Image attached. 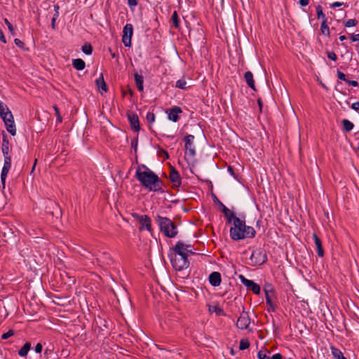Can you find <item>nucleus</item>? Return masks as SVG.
Returning a JSON list of instances; mask_svg holds the SVG:
<instances>
[{
	"instance_id": "1",
	"label": "nucleus",
	"mask_w": 359,
	"mask_h": 359,
	"mask_svg": "<svg viewBox=\"0 0 359 359\" xmlns=\"http://www.w3.org/2000/svg\"><path fill=\"white\" fill-rule=\"evenodd\" d=\"M143 168H145L144 171H142L140 168L136 170L135 177L137 180L149 191L163 192V183L158 176L147 167L143 165Z\"/></svg>"
},
{
	"instance_id": "2",
	"label": "nucleus",
	"mask_w": 359,
	"mask_h": 359,
	"mask_svg": "<svg viewBox=\"0 0 359 359\" xmlns=\"http://www.w3.org/2000/svg\"><path fill=\"white\" fill-rule=\"evenodd\" d=\"M256 231L250 226H246L245 221L238 217H235L233 226L230 229V236L233 241H239L245 238H254Z\"/></svg>"
},
{
	"instance_id": "3",
	"label": "nucleus",
	"mask_w": 359,
	"mask_h": 359,
	"mask_svg": "<svg viewBox=\"0 0 359 359\" xmlns=\"http://www.w3.org/2000/svg\"><path fill=\"white\" fill-rule=\"evenodd\" d=\"M156 221L159 226L161 231L168 238H175L177 235L176 225L167 217L158 215Z\"/></svg>"
},
{
	"instance_id": "4",
	"label": "nucleus",
	"mask_w": 359,
	"mask_h": 359,
	"mask_svg": "<svg viewBox=\"0 0 359 359\" xmlns=\"http://www.w3.org/2000/svg\"><path fill=\"white\" fill-rule=\"evenodd\" d=\"M267 261V256L265 250L262 248L254 250L250 257L249 264L252 266L262 265Z\"/></svg>"
},
{
	"instance_id": "5",
	"label": "nucleus",
	"mask_w": 359,
	"mask_h": 359,
	"mask_svg": "<svg viewBox=\"0 0 359 359\" xmlns=\"http://www.w3.org/2000/svg\"><path fill=\"white\" fill-rule=\"evenodd\" d=\"M170 260L172 267L176 271H182L187 269L189 266V262L187 259V257H184V255L175 253L174 255L171 257Z\"/></svg>"
},
{
	"instance_id": "6",
	"label": "nucleus",
	"mask_w": 359,
	"mask_h": 359,
	"mask_svg": "<svg viewBox=\"0 0 359 359\" xmlns=\"http://www.w3.org/2000/svg\"><path fill=\"white\" fill-rule=\"evenodd\" d=\"M97 262L98 264L104 269L110 266L114 263L111 255L106 252H102L97 255Z\"/></svg>"
},
{
	"instance_id": "7",
	"label": "nucleus",
	"mask_w": 359,
	"mask_h": 359,
	"mask_svg": "<svg viewBox=\"0 0 359 359\" xmlns=\"http://www.w3.org/2000/svg\"><path fill=\"white\" fill-rule=\"evenodd\" d=\"M132 215L139 222L140 231H142L144 228L149 231H151V221L147 215H139L137 213H133Z\"/></svg>"
},
{
	"instance_id": "8",
	"label": "nucleus",
	"mask_w": 359,
	"mask_h": 359,
	"mask_svg": "<svg viewBox=\"0 0 359 359\" xmlns=\"http://www.w3.org/2000/svg\"><path fill=\"white\" fill-rule=\"evenodd\" d=\"M133 33V27L131 24H126L123 27L122 41L125 46L130 47L131 46V38Z\"/></svg>"
},
{
	"instance_id": "9",
	"label": "nucleus",
	"mask_w": 359,
	"mask_h": 359,
	"mask_svg": "<svg viewBox=\"0 0 359 359\" xmlns=\"http://www.w3.org/2000/svg\"><path fill=\"white\" fill-rule=\"evenodd\" d=\"M194 136L192 135H187L184 138L186 152L191 157H194L196 155L195 147L194 145Z\"/></svg>"
},
{
	"instance_id": "10",
	"label": "nucleus",
	"mask_w": 359,
	"mask_h": 359,
	"mask_svg": "<svg viewBox=\"0 0 359 359\" xmlns=\"http://www.w3.org/2000/svg\"><path fill=\"white\" fill-rule=\"evenodd\" d=\"M250 324V318L248 313L244 310L241 313L236 323V327L241 330H247Z\"/></svg>"
},
{
	"instance_id": "11",
	"label": "nucleus",
	"mask_w": 359,
	"mask_h": 359,
	"mask_svg": "<svg viewBox=\"0 0 359 359\" xmlns=\"http://www.w3.org/2000/svg\"><path fill=\"white\" fill-rule=\"evenodd\" d=\"M240 279L242 283L248 289L252 290L255 294L260 293V287L258 284L251 280L245 278L243 275H240Z\"/></svg>"
},
{
	"instance_id": "12",
	"label": "nucleus",
	"mask_w": 359,
	"mask_h": 359,
	"mask_svg": "<svg viewBox=\"0 0 359 359\" xmlns=\"http://www.w3.org/2000/svg\"><path fill=\"white\" fill-rule=\"evenodd\" d=\"M11 166V157L4 158V166L1 174V181L3 188H5L6 179Z\"/></svg>"
},
{
	"instance_id": "13",
	"label": "nucleus",
	"mask_w": 359,
	"mask_h": 359,
	"mask_svg": "<svg viewBox=\"0 0 359 359\" xmlns=\"http://www.w3.org/2000/svg\"><path fill=\"white\" fill-rule=\"evenodd\" d=\"M173 250L175 254L184 255L186 257H187L189 254H194L192 249H188L186 247H184V243L182 241L177 242L175 246L173 248Z\"/></svg>"
},
{
	"instance_id": "14",
	"label": "nucleus",
	"mask_w": 359,
	"mask_h": 359,
	"mask_svg": "<svg viewBox=\"0 0 359 359\" xmlns=\"http://www.w3.org/2000/svg\"><path fill=\"white\" fill-rule=\"evenodd\" d=\"M1 151L3 153L4 157H11L9 154L10 151V143L7 137V135L4 132L3 133V138H2V144H1Z\"/></svg>"
},
{
	"instance_id": "15",
	"label": "nucleus",
	"mask_w": 359,
	"mask_h": 359,
	"mask_svg": "<svg viewBox=\"0 0 359 359\" xmlns=\"http://www.w3.org/2000/svg\"><path fill=\"white\" fill-rule=\"evenodd\" d=\"M128 118L132 129L135 131H138L140 130V122L137 115L134 113H128Z\"/></svg>"
},
{
	"instance_id": "16",
	"label": "nucleus",
	"mask_w": 359,
	"mask_h": 359,
	"mask_svg": "<svg viewBox=\"0 0 359 359\" xmlns=\"http://www.w3.org/2000/svg\"><path fill=\"white\" fill-rule=\"evenodd\" d=\"M182 112V110L180 107H174L168 112V118L174 122H177L180 118L179 114H181Z\"/></svg>"
},
{
	"instance_id": "17",
	"label": "nucleus",
	"mask_w": 359,
	"mask_h": 359,
	"mask_svg": "<svg viewBox=\"0 0 359 359\" xmlns=\"http://www.w3.org/2000/svg\"><path fill=\"white\" fill-rule=\"evenodd\" d=\"M169 178L175 187H178L180 186L181 177L179 172L173 168L170 170Z\"/></svg>"
},
{
	"instance_id": "18",
	"label": "nucleus",
	"mask_w": 359,
	"mask_h": 359,
	"mask_svg": "<svg viewBox=\"0 0 359 359\" xmlns=\"http://www.w3.org/2000/svg\"><path fill=\"white\" fill-rule=\"evenodd\" d=\"M221 275L219 272H212L209 276V281L212 286H219L221 283Z\"/></svg>"
},
{
	"instance_id": "19",
	"label": "nucleus",
	"mask_w": 359,
	"mask_h": 359,
	"mask_svg": "<svg viewBox=\"0 0 359 359\" xmlns=\"http://www.w3.org/2000/svg\"><path fill=\"white\" fill-rule=\"evenodd\" d=\"M313 238L314 240L316 248H317V253L318 257H323L324 256V250L322 246V242L320 239L318 238V236L316 234H313Z\"/></svg>"
},
{
	"instance_id": "20",
	"label": "nucleus",
	"mask_w": 359,
	"mask_h": 359,
	"mask_svg": "<svg viewBox=\"0 0 359 359\" xmlns=\"http://www.w3.org/2000/svg\"><path fill=\"white\" fill-rule=\"evenodd\" d=\"M95 83L101 94H102L103 92L106 93L107 91V84L104 80L102 74L96 79Z\"/></svg>"
},
{
	"instance_id": "21",
	"label": "nucleus",
	"mask_w": 359,
	"mask_h": 359,
	"mask_svg": "<svg viewBox=\"0 0 359 359\" xmlns=\"http://www.w3.org/2000/svg\"><path fill=\"white\" fill-rule=\"evenodd\" d=\"M219 205L222 207V211L226 217L229 223H231L232 219H235L236 217L233 212H231L222 202H219Z\"/></svg>"
},
{
	"instance_id": "22",
	"label": "nucleus",
	"mask_w": 359,
	"mask_h": 359,
	"mask_svg": "<svg viewBox=\"0 0 359 359\" xmlns=\"http://www.w3.org/2000/svg\"><path fill=\"white\" fill-rule=\"evenodd\" d=\"M248 86L254 90H256L253 74L251 72H246L244 75Z\"/></svg>"
},
{
	"instance_id": "23",
	"label": "nucleus",
	"mask_w": 359,
	"mask_h": 359,
	"mask_svg": "<svg viewBox=\"0 0 359 359\" xmlns=\"http://www.w3.org/2000/svg\"><path fill=\"white\" fill-rule=\"evenodd\" d=\"M134 77H135V84L137 86L138 90L140 92L143 91V89H144V86H143L144 78H143V76L142 75H140L137 72H135L134 74Z\"/></svg>"
},
{
	"instance_id": "24",
	"label": "nucleus",
	"mask_w": 359,
	"mask_h": 359,
	"mask_svg": "<svg viewBox=\"0 0 359 359\" xmlns=\"http://www.w3.org/2000/svg\"><path fill=\"white\" fill-rule=\"evenodd\" d=\"M72 65L76 70H83L86 67V63L82 59H74L72 61Z\"/></svg>"
},
{
	"instance_id": "25",
	"label": "nucleus",
	"mask_w": 359,
	"mask_h": 359,
	"mask_svg": "<svg viewBox=\"0 0 359 359\" xmlns=\"http://www.w3.org/2000/svg\"><path fill=\"white\" fill-rule=\"evenodd\" d=\"M331 352L334 359H346L342 352L334 346H331Z\"/></svg>"
},
{
	"instance_id": "26",
	"label": "nucleus",
	"mask_w": 359,
	"mask_h": 359,
	"mask_svg": "<svg viewBox=\"0 0 359 359\" xmlns=\"http://www.w3.org/2000/svg\"><path fill=\"white\" fill-rule=\"evenodd\" d=\"M6 126V130L8 133H10L12 135H15L16 134V128L14 121H8V123L5 124Z\"/></svg>"
},
{
	"instance_id": "27",
	"label": "nucleus",
	"mask_w": 359,
	"mask_h": 359,
	"mask_svg": "<svg viewBox=\"0 0 359 359\" xmlns=\"http://www.w3.org/2000/svg\"><path fill=\"white\" fill-rule=\"evenodd\" d=\"M31 348V344L29 342L25 343L23 346L18 351V354L20 356H26L27 355L28 351Z\"/></svg>"
},
{
	"instance_id": "28",
	"label": "nucleus",
	"mask_w": 359,
	"mask_h": 359,
	"mask_svg": "<svg viewBox=\"0 0 359 359\" xmlns=\"http://www.w3.org/2000/svg\"><path fill=\"white\" fill-rule=\"evenodd\" d=\"M341 123L343 126V129L346 132H349L353 128V123L347 119L342 120Z\"/></svg>"
},
{
	"instance_id": "29",
	"label": "nucleus",
	"mask_w": 359,
	"mask_h": 359,
	"mask_svg": "<svg viewBox=\"0 0 359 359\" xmlns=\"http://www.w3.org/2000/svg\"><path fill=\"white\" fill-rule=\"evenodd\" d=\"M320 31L323 34L326 35L327 36H330V32L329 27L327 24V21L322 20L321 26H320Z\"/></svg>"
},
{
	"instance_id": "30",
	"label": "nucleus",
	"mask_w": 359,
	"mask_h": 359,
	"mask_svg": "<svg viewBox=\"0 0 359 359\" xmlns=\"http://www.w3.org/2000/svg\"><path fill=\"white\" fill-rule=\"evenodd\" d=\"M8 110V107L6 104L0 102V116L4 121L5 118L6 117V112Z\"/></svg>"
},
{
	"instance_id": "31",
	"label": "nucleus",
	"mask_w": 359,
	"mask_h": 359,
	"mask_svg": "<svg viewBox=\"0 0 359 359\" xmlns=\"http://www.w3.org/2000/svg\"><path fill=\"white\" fill-rule=\"evenodd\" d=\"M316 13L318 18H322L323 20L327 21V18L323 12V8L320 5L316 6Z\"/></svg>"
},
{
	"instance_id": "32",
	"label": "nucleus",
	"mask_w": 359,
	"mask_h": 359,
	"mask_svg": "<svg viewBox=\"0 0 359 359\" xmlns=\"http://www.w3.org/2000/svg\"><path fill=\"white\" fill-rule=\"evenodd\" d=\"M209 311L210 312H215L218 316H224V313L222 309L219 308L217 306H214L212 307H210Z\"/></svg>"
},
{
	"instance_id": "33",
	"label": "nucleus",
	"mask_w": 359,
	"mask_h": 359,
	"mask_svg": "<svg viewBox=\"0 0 359 359\" xmlns=\"http://www.w3.org/2000/svg\"><path fill=\"white\" fill-rule=\"evenodd\" d=\"M82 51L86 55H90L93 52V47L90 43H86L82 46Z\"/></svg>"
},
{
	"instance_id": "34",
	"label": "nucleus",
	"mask_w": 359,
	"mask_h": 359,
	"mask_svg": "<svg viewBox=\"0 0 359 359\" xmlns=\"http://www.w3.org/2000/svg\"><path fill=\"white\" fill-rule=\"evenodd\" d=\"M172 20L175 27L177 28L180 25L179 18L177 11H174L172 15Z\"/></svg>"
},
{
	"instance_id": "35",
	"label": "nucleus",
	"mask_w": 359,
	"mask_h": 359,
	"mask_svg": "<svg viewBox=\"0 0 359 359\" xmlns=\"http://www.w3.org/2000/svg\"><path fill=\"white\" fill-rule=\"evenodd\" d=\"M250 346V342L247 339H242L240 341L239 348L240 350H245Z\"/></svg>"
},
{
	"instance_id": "36",
	"label": "nucleus",
	"mask_w": 359,
	"mask_h": 359,
	"mask_svg": "<svg viewBox=\"0 0 359 359\" xmlns=\"http://www.w3.org/2000/svg\"><path fill=\"white\" fill-rule=\"evenodd\" d=\"M264 290L265 294H271V295H274L273 288L270 284L266 285L264 287Z\"/></svg>"
},
{
	"instance_id": "37",
	"label": "nucleus",
	"mask_w": 359,
	"mask_h": 359,
	"mask_svg": "<svg viewBox=\"0 0 359 359\" xmlns=\"http://www.w3.org/2000/svg\"><path fill=\"white\" fill-rule=\"evenodd\" d=\"M186 85L187 82L184 79H180L176 82V87L181 89H185Z\"/></svg>"
},
{
	"instance_id": "38",
	"label": "nucleus",
	"mask_w": 359,
	"mask_h": 359,
	"mask_svg": "<svg viewBox=\"0 0 359 359\" xmlns=\"http://www.w3.org/2000/svg\"><path fill=\"white\" fill-rule=\"evenodd\" d=\"M14 121L13 115L12 114L11 110L8 108L7 112H6V117L4 120V123H8V121Z\"/></svg>"
},
{
	"instance_id": "39",
	"label": "nucleus",
	"mask_w": 359,
	"mask_h": 359,
	"mask_svg": "<svg viewBox=\"0 0 359 359\" xmlns=\"http://www.w3.org/2000/svg\"><path fill=\"white\" fill-rule=\"evenodd\" d=\"M358 21L355 19H349L345 22V26L347 27L355 26Z\"/></svg>"
},
{
	"instance_id": "40",
	"label": "nucleus",
	"mask_w": 359,
	"mask_h": 359,
	"mask_svg": "<svg viewBox=\"0 0 359 359\" xmlns=\"http://www.w3.org/2000/svg\"><path fill=\"white\" fill-rule=\"evenodd\" d=\"M4 22L6 24V25H7V27L8 28V30L11 32V34L12 35H14L15 34V32H14V28H13L12 24L6 18L4 19Z\"/></svg>"
},
{
	"instance_id": "41",
	"label": "nucleus",
	"mask_w": 359,
	"mask_h": 359,
	"mask_svg": "<svg viewBox=\"0 0 359 359\" xmlns=\"http://www.w3.org/2000/svg\"><path fill=\"white\" fill-rule=\"evenodd\" d=\"M53 109H54V110L55 111V115L57 116V121L58 122H60V123L62 122V116H61V115L60 114V111H59L58 107L56 105H54L53 106Z\"/></svg>"
},
{
	"instance_id": "42",
	"label": "nucleus",
	"mask_w": 359,
	"mask_h": 359,
	"mask_svg": "<svg viewBox=\"0 0 359 359\" xmlns=\"http://www.w3.org/2000/svg\"><path fill=\"white\" fill-rule=\"evenodd\" d=\"M13 335H14L13 330H9L7 332H6V333L2 334L1 338L3 339H7L9 337H12Z\"/></svg>"
},
{
	"instance_id": "43",
	"label": "nucleus",
	"mask_w": 359,
	"mask_h": 359,
	"mask_svg": "<svg viewBox=\"0 0 359 359\" xmlns=\"http://www.w3.org/2000/svg\"><path fill=\"white\" fill-rule=\"evenodd\" d=\"M257 357L259 359H268L269 357L266 355V354L262 351H259L257 353Z\"/></svg>"
},
{
	"instance_id": "44",
	"label": "nucleus",
	"mask_w": 359,
	"mask_h": 359,
	"mask_svg": "<svg viewBox=\"0 0 359 359\" xmlns=\"http://www.w3.org/2000/svg\"><path fill=\"white\" fill-rule=\"evenodd\" d=\"M147 119L149 123H152L155 120V115L154 113H148L147 115Z\"/></svg>"
},
{
	"instance_id": "45",
	"label": "nucleus",
	"mask_w": 359,
	"mask_h": 359,
	"mask_svg": "<svg viewBox=\"0 0 359 359\" xmlns=\"http://www.w3.org/2000/svg\"><path fill=\"white\" fill-rule=\"evenodd\" d=\"M337 76L340 80L344 81L346 82L347 79L346 78V75L341 71H337Z\"/></svg>"
},
{
	"instance_id": "46",
	"label": "nucleus",
	"mask_w": 359,
	"mask_h": 359,
	"mask_svg": "<svg viewBox=\"0 0 359 359\" xmlns=\"http://www.w3.org/2000/svg\"><path fill=\"white\" fill-rule=\"evenodd\" d=\"M327 57L333 61H336L337 59V55L334 52H327Z\"/></svg>"
},
{
	"instance_id": "47",
	"label": "nucleus",
	"mask_w": 359,
	"mask_h": 359,
	"mask_svg": "<svg viewBox=\"0 0 359 359\" xmlns=\"http://www.w3.org/2000/svg\"><path fill=\"white\" fill-rule=\"evenodd\" d=\"M265 296H266V304H271V302H272V298H273V295H271V294H265Z\"/></svg>"
},
{
	"instance_id": "48",
	"label": "nucleus",
	"mask_w": 359,
	"mask_h": 359,
	"mask_svg": "<svg viewBox=\"0 0 359 359\" xmlns=\"http://www.w3.org/2000/svg\"><path fill=\"white\" fill-rule=\"evenodd\" d=\"M14 42L15 43V45L17 46H18L19 48H23L24 47V43L22 41H21L20 39H15L14 40Z\"/></svg>"
},
{
	"instance_id": "49",
	"label": "nucleus",
	"mask_w": 359,
	"mask_h": 359,
	"mask_svg": "<svg viewBox=\"0 0 359 359\" xmlns=\"http://www.w3.org/2000/svg\"><path fill=\"white\" fill-rule=\"evenodd\" d=\"M42 348H43V346L41 345V344L40 343H38L36 346H35V351L37 353H40L41 351H42Z\"/></svg>"
},
{
	"instance_id": "50",
	"label": "nucleus",
	"mask_w": 359,
	"mask_h": 359,
	"mask_svg": "<svg viewBox=\"0 0 359 359\" xmlns=\"http://www.w3.org/2000/svg\"><path fill=\"white\" fill-rule=\"evenodd\" d=\"M267 306H268V311H274L275 309H276V306L273 304V302H271V304H266Z\"/></svg>"
},
{
	"instance_id": "51",
	"label": "nucleus",
	"mask_w": 359,
	"mask_h": 359,
	"mask_svg": "<svg viewBox=\"0 0 359 359\" xmlns=\"http://www.w3.org/2000/svg\"><path fill=\"white\" fill-rule=\"evenodd\" d=\"M128 5L130 7H134L137 5V0H128Z\"/></svg>"
},
{
	"instance_id": "52",
	"label": "nucleus",
	"mask_w": 359,
	"mask_h": 359,
	"mask_svg": "<svg viewBox=\"0 0 359 359\" xmlns=\"http://www.w3.org/2000/svg\"><path fill=\"white\" fill-rule=\"evenodd\" d=\"M131 145H132V147L134 148V150L136 151H137V139H134L131 142Z\"/></svg>"
},
{
	"instance_id": "53",
	"label": "nucleus",
	"mask_w": 359,
	"mask_h": 359,
	"mask_svg": "<svg viewBox=\"0 0 359 359\" xmlns=\"http://www.w3.org/2000/svg\"><path fill=\"white\" fill-rule=\"evenodd\" d=\"M351 108L355 111L359 110V102H356L352 104Z\"/></svg>"
},
{
	"instance_id": "54",
	"label": "nucleus",
	"mask_w": 359,
	"mask_h": 359,
	"mask_svg": "<svg viewBox=\"0 0 359 359\" xmlns=\"http://www.w3.org/2000/svg\"><path fill=\"white\" fill-rule=\"evenodd\" d=\"M346 83L351 86H353L354 87H356L358 86V81H349V80H347L346 81Z\"/></svg>"
},
{
	"instance_id": "55",
	"label": "nucleus",
	"mask_w": 359,
	"mask_h": 359,
	"mask_svg": "<svg viewBox=\"0 0 359 359\" xmlns=\"http://www.w3.org/2000/svg\"><path fill=\"white\" fill-rule=\"evenodd\" d=\"M0 40H1L3 43H6V38H5L4 34V33H3V31L1 30V28H0Z\"/></svg>"
},
{
	"instance_id": "56",
	"label": "nucleus",
	"mask_w": 359,
	"mask_h": 359,
	"mask_svg": "<svg viewBox=\"0 0 359 359\" xmlns=\"http://www.w3.org/2000/svg\"><path fill=\"white\" fill-rule=\"evenodd\" d=\"M268 359H283V357L280 353H276L271 358H269Z\"/></svg>"
},
{
	"instance_id": "57",
	"label": "nucleus",
	"mask_w": 359,
	"mask_h": 359,
	"mask_svg": "<svg viewBox=\"0 0 359 359\" xmlns=\"http://www.w3.org/2000/svg\"><path fill=\"white\" fill-rule=\"evenodd\" d=\"M351 39L353 41H359V34H352Z\"/></svg>"
},
{
	"instance_id": "58",
	"label": "nucleus",
	"mask_w": 359,
	"mask_h": 359,
	"mask_svg": "<svg viewBox=\"0 0 359 359\" xmlns=\"http://www.w3.org/2000/svg\"><path fill=\"white\" fill-rule=\"evenodd\" d=\"M59 9H60V6L57 4L54 6V10L55 11V13L54 14V16H55V17H58L59 16Z\"/></svg>"
},
{
	"instance_id": "59",
	"label": "nucleus",
	"mask_w": 359,
	"mask_h": 359,
	"mask_svg": "<svg viewBox=\"0 0 359 359\" xmlns=\"http://www.w3.org/2000/svg\"><path fill=\"white\" fill-rule=\"evenodd\" d=\"M309 0H299V4L302 6H306L309 4Z\"/></svg>"
},
{
	"instance_id": "60",
	"label": "nucleus",
	"mask_w": 359,
	"mask_h": 359,
	"mask_svg": "<svg viewBox=\"0 0 359 359\" xmlns=\"http://www.w3.org/2000/svg\"><path fill=\"white\" fill-rule=\"evenodd\" d=\"M58 17L53 16L51 20V27L53 29L55 28V21Z\"/></svg>"
},
{
	"instance_id": "61",
	"label": "nucleus",
	"mask_w": 359,
	"mask_h": 359,
	"mask_svg": "<svg viewBox=\"0 0 359 359\" xmlns=\"http://www.w3.org/2000/svg\"><path fill=\"white\" fill-rule=\"evenodd\" d=\"M342 3H340V2H338V1H336V2H334L332 5H331V7L332 8H337V7H339L341 6H342Z\"/></svg>"
},
{
	"instance_id": "62",
	"label": "nucleus",
	"mask_w": 359,
	"mask_h": 359,
	"mask_svg": "<svg viewBox=\"0 0 359 359\" xmlns=\"http://www.w3.org/2000/svg\"><path fill=\"white\" fill-rule=\"evenodd\" d=\"M228 170L232 175H234L233 168L231 166L228 167Z\"/></svg>"
},
{
	"instance_id": "63",
	"label": "nucleus",
	"mask_w": 359,
	"mask_h": 359,
	"mask_svg": "<svg viewBox=\"0 0 359 359\" xmlns=\"http://www.w3.org/2000/svg\"><path fill=\"white\" fill-rule=\"evenodd\" d=\"M257 102H258V104H259V109L260 111L262 110V100L260 99H259L257 100Z\"/></svg>"
},
{
	"instance_id": "64",
	"label": "nucleus",
	"mask_w": 359,
	"mask_h": 359,
	"mask_svg": "<svg viewBox=\"0 0 359 359\" xmlns=\"http://www.w3.org/2000/svg\"><path fill=\"white\" fill-rule=\"evenodd\" d=\"M346 36L344 35H341V36H339V40L341 41H343L346 40Z\"/></svg>"
}]
</instances>
